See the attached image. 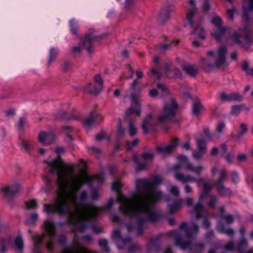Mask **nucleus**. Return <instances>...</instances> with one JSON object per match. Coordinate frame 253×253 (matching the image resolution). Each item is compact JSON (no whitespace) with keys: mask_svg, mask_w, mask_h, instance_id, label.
Returning <instances> with one entry per match:
<instances>
[{"mask_svg":"<svg viewBox=\"0 0 253 253\" xmlns=\"http://www.w3.org/2000/svg\"><path fill=\"white\" fill-rule=\"evenodd\" d=\"M49 171L57 176L58 195L55 204H44L43 211L46 213L56 212L60 214L70 212L68 222L75 234L82 233L87 227L85 221L95 218L98 214L109 210L114 204L110 199L106 205L100 207L87 204L88 197L85 191L79 193L84 183H101L102 174L92 177L88 176L83 170L76 172L74 164L65 163L61 159L48 162Z\"/></svg>","mask_w":253,"mask_h":253,"instance_id":"nucleus-1","label":"nucleus"},{"mask_svg":"<svg viewBox=\"0 0 253 253\" xmlns=\"http://www.w3.org/2000/svg\"><path fill=\"white\" fill-rule=\"evenodd\" d=\"M161 182V178L155 177L152 182L145 179L136 181V190L130 197L127 198L118 193V200L121 203L120 210L124 213L144 220H154L152 203L162 197L161 192L156 190L154 185Z\"/></svg>","mask_w":253,"mask_h":253,"instance_id":"nucleus-2","label":"nucleus"},{"mask_svg":"<svg viewBox=\"0 0 253 253\" xmlns=\"http://www.w3.org/2000/svg\"><path fill=\"white\" fill-rule=\"evenodd\" d=\"M227 48L220 46L216 51L208 50L206 58H201L200 65L205 71L211 72L224 66L226 62Z\"/></svg>","mask_w":253,"mask_h":253,"instance_id":"nucleus-3","label":"nucleus"},{"mask_svg":"<svg viewBox=\"0 0 253 253\" xmlns=\"http://www.w3.org/2000/svg\"><path fill=\"white\" fill-rule=\"evenodd\" d=\"M177 104L172 98H169L165 103L162 113L158 116V120L160 123L169 121L175 115Z\"/></svg>","mask_w":253,"mask_h":253,"instance_id":"nucleus-4","label":"nucleus"},{"mask_svg":"<svg viewBox=\"0 0 253 253\" xmlns=\"http://www.w3.org/2000/svg\"><path fill=\"white\" fill-rule=\"evenodd\" d=\"M95 39L96 37L92 34H86L81 44L75 45L72 47L71 52L74 54H78L81 53L84 49H86L88 52L90 53L93 51L92 42Z\"/></svg>","mask_w":253,"mask_h":253,"instance_id":"nucleus-5","label":"nucleus"},{"mask_svg":"<svg viewBox=\"0 0 253 253\" xmlns=\"http://www.w3.org/2000/svg\"><path fill=\"white\" fill-rule=\"evenodd\" d=\"M212 24L217 28L216 31L213 32L211 35L216 40H220L222 35L229 31V29L222 26V22L221 18L218 16H215L211 20Z\"/></svg>","mask_w":253,"mask_h":253,"instance_id":"nucleus-6","label":"nucleus"},{"mask_svg":"<svg viewBox=\"0 0 253 253\" xmlns=\"http://www.w3.org/2000/svg\"><path fill=\"white\" fill-rule=\"evenodd\" d=\"M22 190L21 184L18 181H13L0 187V193L6 196L14 195Z\"/></svg>","mask_w":253,"mask_h":253,"instance_id":"nucleus-7","label":"nucleus"},{"mask_svg":"<svg viewBox=\"0 0 253 253\" xmlns=\"http://www.w3.org/2000/svg\"><path fill=\"white\" fill-rule=\"evenodd\" d=\"M42 227L51 238V240L47 242V248L49 250H52L54 247L52 240L56 234V226L50 220H46L44 221Z\"/></svg>","mask_w":253,"mask_h":253,"instance_id":"nucleus-8","label":"nucleus"},{"mask_svg":"<svg viewBox=\"0 0 253 253\" xmlns=\"http://www.w3.org/2000/svg\"><path fill=\"white\" fill-rule=\"evenodd\" d=\"M158 123H161L153 113L148 114L144 118L141 127L145 133H147L154 128Z\"/></svg>","mask_w":253,"mask_h":253,"instance_id":"nucleus-9","label":"nucleus"},{"mask_svg":"<svg viewBox=\"0 0 253 253\" xmlns=\"http://www.w3.org/2000/svg\"><path fill=\"white\" fill-rule=\"evenodd\" d=\"M179 165L183 167L186 170L193 171L197 175H200L204 169V166L202 164H199L196 166L188 163L185 156H181L179 157Z\"/></svg>","mask_w":253,"mask_h":253,"instance_id":"nucleus-10","label":"nucleus"},{"mask_svg":"<svg viewBox=\"0 0 253 253\" xmlns=\"http://www.w3.org/2000/svg\"><path fill=\"white\" fill-rule=\"evenodd\" d=\"M131 106L126 110L125 114L127 116L131 114H135L139 116L141 109L139 102L140 101V97L139 94H132L131 95Z\"/></svg>","mask_w":253,"mask_h":253,"instance_id":"nucleus-11","label":"nucleus"},{"mask_svg":"<svg viewBox=\"0 0 253 253\" xmlns=\"http://www.w3.org/2000/svg\"><path fill=\"white\" fill-rule=\"evenodd\" d=\"M227 173L224 169H221L219 173L218 180L215 182V186L219 192L223 195H229L231 191L228 188H226L222 184V182L226 178Z\"/></svg>","mask_w":253,"mask_h":253,"instance_id":"nucleus-12","label":"nucleus"},{"mask_svg":"<svg viewBox=\"0 0 253 253\" xmlns=\"http://www.w3.org/2000/svg\"><path fill=\"white\" fill-rule=\"evenodd\" d=\"M94 81L96 84L95 86L91 84H88L85 89L91 93L97 94L103 89V80L101 77L96 75L94 77Z\"/></svg>","mask_w":253,"mask_h":253,"instance_id":"nucleus-13","label":"nucleus"},{"mask_svg":"<svg viewBox=\"0 0 253 253\" xmlns=\"http://www.w3.org/2000/svg\"><path fill=\"white\" fill-rule=\"evenodd\" d=\"M56 137L55 135L51 133L45 131H41L38 136V140L42 144L47 146L55 142Z\"/></svg>","mask_w":253,"mask_h":253,"instance_id":"nucleus-14","label":"nucleus"},{"mask_svg":"<svg viewBox=\"0 0 253 253\" xmlns=\"http://www.w3.org/2000/svg\"><path fill=\"white\" fill-rule=\"evenodd\" d=\"M218 98L223 102H231L238 101H241L242 100L243 98L242 96L237 92H233L230 94H227L225 92H221L218 95Z\"/></svg>","mask_w":253,"mask_h":253,"instance_id":"nucleus-15","label":"nucleus"},{"mask_svg":"<svg viewBox=\"0 0 253 253\" xmlns=\"http://www.w3.org/2000/svg\"><path fill=\"white\" fill-rule=\"evenodd\" d=\"M178 140L174 139L171 143L168 145H160L157 147L156 151L162 155H166L172 152L177 146Z\"/></svg>","mask_w":253,"mask_h":253,"instance_id":"nucleus-16","label":"nucleus"},{"mask_svg":"<svg viewBox=\"0 0 253 253\" xmlns=\"http://www.w3.org/2000/svg\"><path fill=\"white\" fill-rule=\"evenodd\" d=\"M165 73L169 78L180 79L182 76L181 71L179 69L172 67L171 63L166 64L165 68Z\"/></svg>","mask_w":253,"mask_h":253,"instance_id":"nucleus-17","label":"nucleus"},{"mask_svg":"<svg viewBox=\"0 0 253 253\" xmlns=\"http://www.w3.org/2000/svg\"><path fill=\"white\" fill-rule=\"evenodd\" d=\"M98 118L100 120L103 119V117L97 112H92L89 116L82 121L83 125L86 129H89L95 121V119Z\"/></svg>","mask_w":253,"mask_h":253,"instance_id":"nucleus-18","label":"nucleus"},{"mask_svg":"<svg viewBox=\"0 0 253 253\" xmlns=\"http://www.w3.org/2000/svg\"><path fill=\"white\" fill-rule=\"evenodd\" d=\"M174 177L178 181H181L183 183L197 182L198 185L200 184L201 181L203 180L202 178H200L197 180L193 176L189 174L185 175L178 173H176L174 174Z\"/></svg>","mask_w":253,"mask_h":253,"instance_id":"nucleus-19","label":"nucleus"},{"mask_svg":"<svg viewBox=\"0 0 253 253\" xmlns=\"http://www.w3.org/2000/svg\"><path fill=\"white\" fill-rule=\"evenodd\" d=\"M172 10V6L171 5H167L162 8L158 16L159 21L164 22L169 19Z\"/></svg>","mask_w":253,"mask_h":253,"instance_id":"nucleus-20","label":"nucleus"},{"mask_svg":"<svg viewBox=\"0 0 253 253\" xmlns=\"http://www.w3.org/2000/svg\"><path fill=\"white\" fill-rule=\"evenodd\" d=\"M193 30L192 35L195 37L203 40L206 36V32L203 26L198 23H195L192 25Z\"/></svg>","mask_w":253,"mask_h":253,"instance_id":"nucleus-21","label":"nucleus"},{"mask_svg":"<svg viewBox=\"0 0 253 253\" xmlns=\"http://www.w3.org/2000/svg\"><path fill=\"white\" fill-rule=\"evenodd\" d=\"M243 7V14L242 17L245 21H247L249 19L248 12L253 10V0H245L244 1Z\"/></svg>","mask_w":253,"mask_h":253,"instance_id":"nucleus-22","label":"nucleus"},{"mask_svg":"<svg viewBox=\"0 0 253 253\" xmlns=\"http://www.w3.org/2000/svg\"><path fill=\"white\" fill-rule=\"evenodd\" d=\"M183 70L189 76L195 77L198 74V69L193 64L186 63L182 66Z\"/></svg>","mask_w":253,"mask_h":253,"instance_id":"nucleus-23","label":"nucleus"},{"mask_svg":"<svg viewBox=\"0 0 253 253\" xmlns=\"http://www.w3.org/2000/svg\"><path fill=\"white\" fill-rule=\"evenodd\" d=\"M154 158V155L152 152H145L143 154L142 159L143 160V165L142 166H140V164L136 161V167L137 170H141L143 169V168H144L145 166V164H144V162H147L151 161L153 160Z\"/></svg>","mask_w":253,"mask_h":253,"instance_id":"nucleus-24","label":"nucleus"},{"mask_svg":"<svg viewBox=\"0 0 253 253\" xmlns=\"http://www.w3.org/2000/svg\"><path fill=\"white\" fill-rule=\"evenodd\" d=\"M63 253H90L88 251L76 244L72 247L65 249Z\"/></svg>","mask_w":253,"mask_h":253,"instance_id":"nucleus-25","label":"nucleus"},{"mask_svg":"<svg viewBox=\"0 0 253 253\" xmlns=\"http://www.w3.org/2000/svg\"><path fill=\"white\" fill-rule=\"evenodd\" d=\"M12 238L11 236H6L0 238V247L1 250L5 251L12 244Z\"/></svg>","mask_w":253,"mask_h":253,"instance_id":"nucleus-26","label":"nucleus"},{"mask_svg":"<svg viewBox=\"0 0 253 253\" xmlns=\"http://www.w3.org/2000/svg\"><path fill=\"white\" fill-rule=\"evenodd\" d=\"M240 131L235 136L236 140H240L243 135L247 134L248 131V125L246 123H242L240 124Z\"/></svg>","mask_w":253,"mask_h":253,"instance_id":"nucleus-27","label":"nucleus"},{"mask_svg":"<svg viewBox=\"0 0 253 253\" xmlns=\"http://www.w3.org/2000/svg\"><path fill=\"white\" fill-rule=\"evenodd\" d=\"M113 237L116 240L117 243L119 245L123 243H125L129 241V239H125L122 237L121 233L120 230H115L112 234Z\"/></svg>","mask_w":253,"mask_h":253,"instance_id":"nucleus-28","label":"nucleus"},{"mask_svg":"<svg viewBox=\"0 0 253 253\" xmlns=\"http://www.w3.org/2000/svg\"><path fill=\"white\" fill-rule=\"evenodd\" d=\"M45 235L44 233L42 234H36L32 236V238L34 240L35 249L37 250L39 246L42 242L44 237Z\"/></svg>","mask_w":253,"mask_h":253,"instance_id":"nucleus-29","label":"nucleus"},{"mask_svg":"<svg viewBox=\"0 0 253 253\" xmlns=\"http://www.w3.org/2000/svg\"><path fill=\"white\" fill-rule=\"evenodd\" d=\"M203 110V106L200 102L196 101L194 103L192 107V112L194 115L198 116L201 114Z\"/></svg>","mask_w":253,"mask_h":253,"instance_id":"nucleus-30","label":"nucleus"},{"mask_svg":"<svg viewBox=\"0 0 253 253\" xmlns=\"http://www.w3.org/2000/svg\"><path fill=\"white\" fill-rule=\"evenodd\" d=\"M38 218V214L35 212L33 213L27 217L26 223L28 225H34Z\"/></svg>","mask_w":253,"mask_h":253,"instance_id":"nucleus-31","label":"nucleus"},{"mask_svg":"<svg viewBox=\"0 0 253 253\" xmlns=\"http://www.w3.org/2000/svg\"><path fill=\"white\" fill-rule=\"evenodd\" d=\"M127 128L128 133L131 136H133L137 132V129L135 125L130 120L128 121V126Z\"/></svg>","mask_w":253,"mask_h":253,"instance_id":"nucleus-32","label":"nucleus"},{"mask_svg":"<svg viewBox=\"0 0 253 253\" xmlns=\"http://www.w3.org/2000/svg\"><path fill=\"white\" fill-rule=\"evenodd\" d=\"M196 11L197 10H194L191 9H188L187 11L186 19L191 26L196 23L194 21V16Z\"/></svg>","mask_w":253,"mask_h":253,"instance_id":"nucleus-33","label":"nucleus"},{"mask_svg":"<svg viewBox=\"0 0 253 253\" xmlns=\"http://www.w3.org/2000/svg\"><path fill=\"white\" fill-rule=\"evenodd\" d=\"M14 245L16 248L20 252V253H22L21 252L23 249V240L21 237L17 236L14 241Z\"/></svg>","mask_w":253,"mask_h":253,"instance_id":"nucleus-34","label":"nucleus"},{"mask_svg":"<svg viewBox=\"0 0 253 253\" xmlns=\"http://www.w3.org/2000/svg\"><path fill=\"white\" fill-rule=\"evenodd\" d=\"M244 108H246L244 105L233 106L231 109V114L234 116H237L240 114L241 111L244 109Z\"/></svg>","mask_w":253,"mask_h":253,"instance_id":"nucleus-35","label":"nucleus"},{"mask_svg":"<svg viewBox=\"0 0 253 253\" xmlns=\"http://www.w3.org/2000/svg\"><path fill=\"white\" fill-rule=\"evenodd\" d=\"M38 205V201L36 199H31L25 202V207L27 209H35Z\"/></svg>","mask_w":253,"mask_h":253,"instance_id":"nucleus-36","label":"nucleus"},{"mask_svg":"<svg viewBox=\"0 0 253 253\" xmlns=\"http://www.w3.org/2000/svg\"><path fill=\"white\" fill-rule=\"evenodd\" d=\"M21 145L23 149L29 152L32 147L33 143L30 141L22 139L21 141Z\"/></svg>","mask_w":253,"mask_h":253,"instance_id":"nucleus-37","label":"nucleus"},{"mask_svg":"<svg viewBox=\"0 0 253 253\" xmlns=\"http://www.w3.org/2000/svg\"><path fill=\"white\" fill-rule=\"evenodd\" d=\"M204 190L199 196V200L201 201L202 199L206 197L208 192L210 190L211 185L209 183H204L203 184Z\"/></svg>","mask_w":253,"mask_h":253,"instance_id":"nucleus-38","label":"nucleus"},{"mask_svg":"<svg viewBox=\"0 0 253 253\" xmlns=\"http://www.w3.org/2000/svg\"><path fill=\"white\" fill-rule=\"evenodd\" d=\"M176 244L180 247L182 249L185 250L188 248L190 245V242L185 243V240H181L179 236L177 237L176 239Z\"/></svg>","mask_w":253,"mask_h":253,"instance_id":"nucleus-39","label":"nucleus"},{"mask_svg":"<svg viewBox=\"0 0 253 253\" xmlns=\"http://www.w3.org/2000/svg\"><path fill=\"white\" fill-rule=\"evenodd\" d=\"M125 130L122 127V121L120 119L117 121V136L119 137H122L125 135Z\"/></svg>","mask_w":253,"mask_h":253,"instance_id":"nucleus-40","label":"nucleus"},{"mask_svg":"<svg viewBox=\"0 0 253 253\" xmlns=\"http://www.w3.org/2000/svg\"><path fill=\"white\" fill-rule=\"evenodd\" d=\"M222 157L228 163L231 164L234 160V155L230 152L221 153Z\"/></svg>","mask_w":253,"mask_h":253,"instance_id":"nucleus-41","label":"nucleus"},{"mask_svg":"<svg viewBox=\"0 0 253 253\" xmlns=\"http://www.w3.org/2000/svg\"><path fill=\"white\" fill-rule=\"evenodd\" d=\"M58 53V50L55 48H51L49 50V56L48 63H51L56 57Z\"/></svg>","mask_w":253,"mask_h":253,"instance_id":"nucleus-42","label":"nucleus"},{"mask_svg":"<svg viewBox=\"0 0 253 253\" xmlns=\"http://www.w3.org/2000/svg\"><path fill=\"white\" fill-rule=\"evenodd\" d=\"M198 230V227L197 225L193 224L191 226H190L189 228V230L187 232L186 237L187 238H189L193 236L194 233H196Z\"/></svg>","mask_w":253,"mask_h":253,"instance_id":"nucleus-43","label":"nucleus"},{"mask_svg":"<svg viewBox=\"0 0 253 253\" xmlns=\"http://www.w3.org/2000/svg\"><path fill=\"white\" fill-rule=\"evenodd\" d=\"M182 203V200H179L178 201H177L174 204L173 206H170L169 207V211L171 213H173L177 211L180 206L181 205Z\"/></svg>","mask_w":253,"mask_h":253,"instance_id":"nucleus-44","label":"nucleus"},{"mask_svg":"<svg viewBox=\"0 0 253 253\" xmlns=\"http://www.w3.org/2000/svg\"><path fill=\"white\" fill-rule=\"evenodd\" d=\"M226 127L225 124L223 122H219L216 126V132L218 134L222 133Z\"/></svg>","mask_w":253,"mask_h":253,"instance_id":"nucleus-45","label":"nucleus"},{"mask_svg":"<svg viewBox=\"0 0 253 253\" xmlns=\"http://www.w3.org/2000/svg\"><path fill=\"white\" fill-rule=\"evenodd\" d=\"M70 26L72 33L74 35H77L78 27L76 22L74 20H71L70 21Z\"/></svg>","mask_w":253,"mask_h":253,"instance_id":"nucleus-46","label":"nucleus"},{"mask_svg":"<svg viewBox=\"0 0 253 253\" xmlns=\"http://www.w3.org/2000/svg\"><path fill=\"white\" fill-rule=\"evenodd\" d=\"M55 117L57 120H61L67 118V112L65 110H61L56 113Z\"/></svg>","mask_w":253,"mask_h":253,"instance_id":"nucleus-47","label":"nucleus"},{"mask_svg":"<svg viewBox=\"0 0 253 253\" xmlns=\"http://www.w3.org/2000/svg\"><path fill=\"white\" fill-rule=\"evenodd\" d=\"M196 144L198 150L206 151V144L205 142L203 140H197L196 141Z\"/></svg>","mask_w":253,"mask_h":253,"instance_id":"nucleus-48","label":"nucleus"},{"mask_svg":"<svg viewBox=\"0 0 253 253\" xmlns=\"http://www.w3.org/2000/svg\"><path fill=\"white\" fill-rule=\"evenodd\" d=\"M206 150H199L194 152L193 153V157L196 159H200L206 153Z\"/></svg>","mask_w":253,"mask_h":253,"instance_id":"nucleus-49","label":"nucleus"},{"mask_svg":"<svg viewBox=\"0 0 253 253\" xmlns=\"http://www.w3.org/2000/svg\"><path fill=\"white\" fill-rule=\"evenodd\" d=\"M231 181L234 183H237L239 181V175L237 172L233 171L231 173Z\"/></svg>","mask_w":253,"mask_h":253,"instance_id":"nucleus-50","label":"nucleus"},{"mask_svg":"<svg viewBox=\"0 0 253 253\" xmlns=\"http://www.w3.org/2000/svg\"><path fill=\"white\" fill-rule=\"evenodd\" d=\"M169 191L173 195L175 196H179V188L174 185H171L169 187Z\"/></svg>","mask_w":253,"mask_h":253,"instance_id":"nucleus-51","label":"nucleus"},{"mask_svg":"<svg viewBox=\"0 0 253 253\" xmlns=\"http://www.w3.org/2000/svg\"><path fill=\"white\" fill-rule=\"evenodd\" d=\"M237 160L239 162H245L248 160V155L245 153H240L237 156Z\"/></svg>","mask_w":253,"mask_h":253,"instance_id":"nucleus-52","label":"nucleus"},{"mask_svg":"<svg viewBox=\"0 0 253 253\" xmlns=\"http://www.w3.org/2000/svg\"><path fill=\"white\" fill-rule=\"evenodd\" d=\"M100 196V194L96 189H93L90 193V199L91 200H97Z\"/></svg>","mask_w":253,"mask_h":253,"instance_id":"nucleus-53","label":"nucleus"},{"mask_svg":"<svg viewBox=\"0 0 253 253\" xmlns=\"http://www.w3.org/2000/svg\"><path fill=\"white\" fill-rule=\"evenodd\" d=\"M139 142L138 139L134 140L131 143L129 142H126L127 150H130L133 147L137 146Z\"/></svg>","mask_w":253,"mask_h":253,"instance_id":"nucleus-54","label":"nucleus"},{"mask_svg":"<svg viewBox=\"0 0 253 253\" xmlns=\"http://www.w3.org/2000/svg\"><path fill=\"white\" fill-rule=\"evenodd\" d=\"M237 10L235 7H232L231 9H229L227 10V14L229 18L233 19L234 18V14L236 13Z\"/></svg>","mask_w":253,"mask_h":253,"instance_id":"nucleus-55","label":"nucleus"},{"mask_svg":"<svg viewBox=\"0 0 253 253\" xmlns=\"http://www.w3.org/2000/svg\"><path fill=\"white\" fill-rule=\"evenodd\" d=\"M121 186V182L119 180H116L114 181V182L112 184V188L113 189L119 192Z\"/></svg>","mask_w":253,"mask_h":253,"instance_id":"nucleus-56","label":"nucleus"},{"mask_svg":"<svg viewBox=\"0 0 253 253\" xmlns=\"http://www.w3.org/2000/svg\"><path fill=\"white\" fill-rule=\"evenodd\" d=\"M210 0H204L202 6V9L204 11L206 12L209 10L210 8Z\"/></svg>","mask_w":253,"mask_h":253,"instance_id":"nucleus-57","label":"nucleus"},{"mask_svg":"<svg viewBox=\"0 0 253 253\" xmlns=\"http://www.w3.org/2000/svg\"><path fill=\"white\" fill-rule=\"evenodd\" d=\"M196 3L197 0H189L188 4L190 6V7L188 9H193L194 10H197Z\"/></svg>","mask_w":253,"mask_h":253,"instance_id":"nucleus-58","label":"nucleus"},{"mask_svg":"<svg viewBox=\"0 0 253 253\" xmlns=\"http://www.w3.org/2000/svg\"><path fill=\"white\" fill-rule=\"evenodd\" d=\"M158 89L159 91L163 93L164 94H166L168 93V89L167 87L162 84H158L157 86Z\"/></svg>","mask_w":253,"mask_h":253,"instance_id":"nucleus-59","label":"nucleus"},{"mask_svg":"<svg viewBox=\"0 0 253 253\" xmlns=\"http://www.w3.org/2000/svg\"><path fill=\"white\" fill-rule=\"evenodd\" d=\"M99 245L102 248L103 250L107 252L108 251L107 247V242L106 240H101L99 241Z\"/></svg>","mask_w":253,"mask_h":253,"instance_id":"nucleus-60","label":"nucleus"},{"mask_svg":"<svg viewBox=\"0 0 253 253\" xmlns=\"http://www.w3.org/2000/svg\"><path fill=\"white\" fill-rule=\"evenodd\" d=\"M26 124V120L23 118H20L18 123V127L19 129L22 130Z\"/></svg>","mask_w":253,"mask_h":253,"instance_id":"nucleus-61","label":"nucleus"},{"mask_svg":"<svg viewBox=\"0 0 253 253\" xmlns=\"http://www.w3.org/2000/svg\"><path fill=\"white\" fill-rule=\"evenodd\" d=\"M219 230L223 233H226L228 235H232L233 234V231L231 229H225L222 227H218Z\"/></svg>","mask_w":253,"mask_h":253,"instance_id":"nucleus-62","label":"nucleus"},{"mask_svg":"<svg viewBox=\"0 0 253 253\" xmlns=\"http://www.w3.org/2000/svg\"><path fill=\"white\" fill-rule=\"evenodd\" d=\"M134 72L131 67L129 66L128 67V71L127 74L125 75L124 78L126 79H131L133 75Z\"/></svg>","mask_w":253,"mask_h":253,"instance_id":"nucleus-63","label":"nucleus"},{"mask_svg":"<svg viewBox=\"0 0 253 253\" xmlns=\"http://www.w3.org/2000/svg\"><path fill=\"white\" fill-rule=\"evenodd\" d=\"M139 250V247L136 245H132L129 249V253H134Z\"/></svg>","mask_w":253,"mask_h":253,"instance_id":"nucleus-64","label":"nucleus"}]
</instances>
